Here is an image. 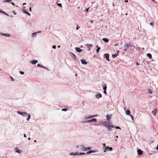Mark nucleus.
Instances as JSON below:
<instances>
[{
	"mask_svg": "<svg viewBox=\"0 0 158 158\" xmlns=\"http://www.w3.org/2000/svg\"><path fill=\"white\" fill-rule=\"evenodd\" d=\"M81 61L82 64L85 65L87 64V62L85 59H81Z\"/></svg>",
	"mask_w": 158,
	"mask_h": 158,
	"instance_id": "nucleus-13",
	"label": "nucleus"
},
{
	"mask_svg": "<svg viewBox=\"0 0 158 158\" xmlns=\"http://www.w3.org/2000/svg\"><path fill=\"white\" fill-rule=\"evenodd\" d=\"M150 25H151L152 26H153V25L154 24V23H153V22L150 23Z\"/></svg>",
	"mask_w": 158,
	"mask_h": 158,
	"instance_id": "nucleus-44",
	"label": "nucleus"
},
{
	"mask_svg": "<svg viewBox=\"0 0 158 158\" xmlns=\"http://www.w3.org/2000/svg\"><path fill=\"white\" fill-rule=\"evenodd\" d=\"M91 118L90 116H88V117H85V119H88Z\"/></svg>",
	"mask_w": 158,
	"mask_h": 158,
	"instance_id": "nucleus-36",
	"label": "nucleus"
},
{
	"mask_svg": "<svg viewBox=\"0 0 158 158\" xmlns=\"http://www.w3.org/2000/svg\"><path fill=\"white\" fill-rule=\"evenodd\" d=\"M102 40L105 43H107L109 42V40L106 38H103L102 39Z\"/></svg>",
	"mask_w": 158,
	"mask_h": 158,
	"instance_id": "nucleus-22",
	"label": "nucleus"
},
{
	"mask_svg": "<svg viewBox=\"0 0 158 158\" xmlns=\"http://www.w3.org/2000/svg\"><path fill=\"white\" fill-rule=\"evenodd\" d=\"M101 123L104 125L106 127V126L108 125L109 124H112L111 123H110L109 122L104 121L101 122Z\"/></svg>",
	"mask_w": 158,
	"mask_h": 158,
	"instance_id": "nucleus-6",
	"label": "nucleus"
},
{
	"mask_svg": "<svg viewBox=\"0 0 158 158\" xmlns=\"http://www.w3.org/2000/svg\"><path fill=\"white\" fill-rule=\"evenodd\" d=\"M23 136H24V137L25 138L26 137V135L25 134H24Z\"/></svg>",
	"mask_w": 158,
	"mask_h": 158,
	"instance_id": "nucleus-56",
	"label": "nucleus"
},
{
	"mask_svg": "<svg viewBox=\"0 0 158 158\" xmlns=\"http://www.w3.org/2000/svg\"><path fill=\"white\" fill-rule=\"evenodd\" d=\"M38 62V61L37 60H33L30 61V63L33 64H35Z\"/></svg>",
	"mask_w": 158,
	"mask_h": 158,
	"instance_id": "nucleus-10",
	"label": "nucleus"
},
{
	"mask_svg": "<svg viewBox=\"0 0 158 158\" xmlns=\"http://www.w3.org/2000/svg\"><path fill=\"white\" fill-rule=\"evenodd\" d=\"M68 110L67 109V108H63V109H61V110L63 111H67Z\"/></svg>",
	"mask_w": 158,
	"mask_h": 158,
	"instance_id": "nucleus-35",
	"label": "nucleus"
},
{
	"mask_svg": "<svg viewBox=\"0 0 158 158\" xmlns=\"http://www.w3.org/2000/svg\"><path fill=\"white\" fill-rule=\"evenodd\" d=\"M136 65L137 66H138L139 65V64L137 62H136Z\"/></svg>",
	"mask_w": 158,
	"mask_h": 158,
	"instance_id": "nucleus-49",
	"label": "nucleus"
},
{
	"mask_svg": "<svg viewBox=\"0 0 158 158\" xmlns=\"http://www.w3.org/2000/svg\"><path fill=\"white\" fill-rule=\"evenodd\" d=\"M118 55V54H113L112 55V57L113 58H115Z\"/></svg>",
	"mask_w": 158,
	"mask_h": 158,
	"instance_id": "nucleus-27",
	"label": "nucleus"
},
{
	"mask_svg": "<svg viewBox=\"0 0 158 158\" xmlns=\"http://www.w3.org/2000/svg\"><path fill=\"white\" fill-rule=\"evenodd\" d=\"M103 93L105 94H106V90H104Z\"/></svg>",
	"mask_w": 158,
	"mask_h": 158,
	"instance_id": "nucleus-48",
	"label": "nucleus"
},
{
	"mask_svg": "<svg viewBox=\"0 0 158 158\" xmlns=\"http://www.w3.org/2000/svg\"><path fill=\"white\" fill-rule=\"evenodd\" d=\"M88 47V50L89 51H90V47Z\"/></svg>",
	"mask_w": 158,
	"mask_h": 158,
	"instance_id": "nucleus-53",
	"label": "nucleus"
},
{
	"mask_svg": "<svg viewBox=\"0 0 158 158\" xmlns=\"http://www.w3.org/2000/svg\"><path fill=\"white\" fill-rule=\"evenodd\" d=\"M157 112V110L155 109L152 111V113L154 116H156Z\"/></svg>",
	"mask_w": 158,
	"mask_h": 158,
	"instance_id": "nucleus-18",
	"label": "nucleus"
},
{
	"mask_svg": "<svg viewBox=\"0 0 158 158\" xmlns=\"http://www.w3.org/2000/svg\"><path fill=\"white\" fill-rule=\"evenodd\" d=\"M11 3H12V5H14V3L13 2H11Z\"/></svg>",
	"mask_w": 158,
	"mask_h": 158,
	"instance_id": "nucleus-63",
	"label": "nucleus"
},
{
	"mask_svg": "<svg viewBox=\"0 0 158 158\" xmlns=\"http://www.w3.org/2000/svg\"><path fill=\"white\" fill-rule=\"evenodd\" d=\"M89 8H86V9H85V12H86V13H87V12L88 11V10H89Z\"/></svg>",
	"mask_w": 158,
	"mask_h": 158,
	"instance_id": "nucleus-40",
	"label": "nucleus"
},
{
	"mask_svg": "<svg viewBox=\"0 0 158 158\" xmlns=\"http://www.w3.org/2000/svg\"><path fill=\"white\" fill-rule=\"evenodd\" d=\"M92 147H88L87 148H85V149H86V151L87 150H89L90 149H92Z\"/></svg>",
	"mask_w": 158,
	"mask_h": 158,
	"instance_id": "nucleus-32",
	"label": "nucleus"
},
{
	"mask_svg": "<svg viewBox=\"0 0 158 158\" xmlns=\"http://www.w3.org/2000/svg\"><path fill=\"white\" fill-rule=\"evenodd\" d=\"M0 13H2L3 14H4L5 15H7V16H9V15H8V14H7L5 12H4V11L2 10H0Z\"/></svg>",
	"mask_w": 158,
	"mask_h": 158,
	"instance_id": "nucleus-24",
	"label": "nucleus"
},
{
	"mask_svg": "<svg viewBox=\"0 0 158 158\" xmlns=\"http://www.w3.org/2000/svg\"><path fill=\"white\" fill-rule=\"evenodd\" d=\"M156 150H158V144H157V147L156 148Z\"/></svg>",
	"mask_w": 158,
	"mask_h": 158,
	"instance_id": "nucleus-52",
	"label": "nucleus"
},
{
	"mask_svg": "<svg viewBox=\"0 0 158 158\" xmlns=\"http://www.w3.org/2000/svg\"><path fill=\"white\" fill-rule=\"evenodd\" d=\"M93 46V45L92 44H88L87 45V47H92Z\"/></svg>",
	"mask_w": 158,
	"mask_h": 158,
	"instance_id": "nucleus-39",
	"label": "nucleus"
},
{
	"mask_svg": "<svg viewBox=\"0 0 158 158\" xmlns=\"http://www.w3.org/2000/svg\"><path fill=\"white\" fill-rule=\"evenodd\" d=\"M0 34L2 35H4L9 37H10V35L8 33L6 34L4 33H1Z\"/></svg>",
	"mask_w": 158,
	"mask_h": 158,
	"instance_id": "nucleus-16",
	"label": "nucleus"
},
{
	"mask_svg": "<svg viewBox=\"0 0 158 158\" xmlns=\"http://www.w3.org/2000/svg\"><path fill=\"white\" fill-rule=\"evenodd\" d=\"M152 1H153L154 2H157L155 0H151Z\"/></svg>",
	"mask_w": 158,
	"mask_h": 158,
	"instance_id": "nucleus-58",
	"label": "nucleus"
},
{
	"mask_svg": "<svg viewBox=\"0 0 158 158\" xmlns=\"http://www.w3.org/2000/svg\"><path fill=\"white\" fill-rule=\"evenodd\" d=\"M69 155H70L75 156L76 155H78V153L77 152H71L70 153Z\"/></svg>",
	"mask_w": 158,
	"mask_h": 158,
	"instance_id": "nucleus-19",
	"label": "nucleus"
},
{
	"mask_svg": "<svg viewBox=\"0 0 158 158\" xmlns=\"http://www.w3.org/2000/svg\"><path fill=\"white\" fill-rule=\"evenodd\" d=\"M137 152L139 155H141L143 154V151L140 149H138Z\"/></svg>",
	"mask_w": 158,
	"mask_h": 158,
	"instance_id": "nucleus-15",
	"label": "nucleus"
},
{
	"mask_svg": "<svg viewBox=\"0 0 158 158\" xmlns=\"http://www.w3.org/2000/svg\"><path fill=\"white\" fill-rule=\"evenodd\" d=\"M131 112L129 110H127L126 111V114L127 115H130V114Z\"/></svg>",
	"mask_w": 158,
	"mask_h": 158,
	"instance_id": "nucleus-21",
	"label": "nucleus"
},
{
	"mask_svg": "<svg viewBox=\"0 0 158 158\" xmlns=\"http://www.w3.org/2000/svg\"><path fill=\"white\" fill-rule=\"evenodd\" d=\"M29 5L31 7V6H33V4L32 3H30L29 4Z\"/></svg>",
	"mask_w": 158,
	"mask_h": 158,
	"instance_id": "nucleus-45",
	"label": "nucleus"
},
{
	"mask_svg": "<svg viewBox=\"0 0 158 158\" xmlns=\"http://www.w3.org/2000/svg\"><path fill=\"white\" fill-rule=\"evenodd\" d=\"M57 5L58 6L61 7H62V4L60 3H57Z\"/></svg>",
	"mask_w": 158,
	"mask_h": 158,
	"instance_id": "nucleus-31",
	"label": "nucleus"
},
{
	"mask_svg": "<svg viewBox=\"0 0 158 158\" xmlns=\"http://www.w3.org/2000/svg\"><path fill=\"white\" fill-rule=\"evenodd\" d=\"M26 4V3H24L23 4V5H25Z\"/></svg>",
	"mask_w": 158,
	"mask_h": 158,
	"instance_id": "nucleus-62",
	"label": "nucleus"
},
{
	"mask_svg": "<svg viewBox=\"0 0 158 158\" xmlns=\"http://www.w3.org/2000/svg\"><path fill=\"white\" fill-rule=\"evenodd\" d=\"M148 93H149L150 94H152L153 93V92L152 91V90L150 89H148Z\"/></svg>",
	"mask_w": 158,
	"mask_h": 158,
	"instance_id": "nucleus-29",
	"label": "nucleus"
},
{
	"mask_svg": "<svg viewBox=\"0 0 158 158\" xmlns=\"http://www.w3.org/2000/svg\"><path fill=\"white\" fill-rule=\"evenodd\" d=\"M91 116V118H92L94 117V115H91V116Z\"/></svg>",
	"mask_w": 158,
	"mask_h": 158,
	"instance_id": "nucleus-61",
	"label": "nucleus"
},
{
	"mask_svg": "<svg viewBox=\"0 0 158 158\" xmlns=\"http://www.w3.org/2000/svg\"><path fill=\"white\" fill-rule=\"evenodd\" d=\"M12 0H3V2H10Z\"/></svg>",
	"mask_w": 158,
	"mask_h": 158,
	"instance_id": "nucleus-26",
	"label": "nucleus"
},
{
	"mask_svg": "<svg viewBox=\"0 0 158 158\" xmlns=\"http://www.w3.org/2000/svg\"><path fill=\"white\" fill-rule=\"evenodd\" d=\"M43 68L44 69H46L47 70H48V71L49 70V69H48L47 68H46V67H45L44 66Z\"/></svg>",
	"mask_w": 158,
	"mask_h": 158,
	"instance_id": "nucleus-42",
	"label": "nucleus"
},
{
	"mask_svg": "<svg viewBox=\"0 0 158 158\" xmlns=\"http://www.w3.org/2000/svg\"><path fill=\"white\" fill-rule=\"evenodd\" d=\"M23 12L26 14H27L28 15H30L31 14L27 11H26L25 9L23 10Z\"/></svg>",
	"mask_w": 158,
	"mask_h": 158,
	"instance_id": "nucleus-20",
	"label": "nucleus"
},
{
	"mask_svg": "<svg viewBox=\"0 0 158 158\" xmlns=\"http://www.w3.org/2000/svg\"><path fill=\"white\" fill-rule=\"evenodd\" d=\"M17 112L18 114L21 115L23 117H27V121H29L31 118V114H28L26 112H22L19 110L17 111Z\"/></svg>",
	"mask_w": 158,
	"mask_h": 158,
	"instance_id": "nucleus-1",
	"label": "nucleus"
},
{
	"mask_svg": "<svg viewBox=\"0 0 158 158\" xmlns=\"http://www.w3.org/2000/svg\"><path fill=\"white\" fill-rule=\"evenodd\" d=\"M37 33H33L32 34V36L33 37L34 36H36Z\"/></svg>",
	"mask_w": 158,
	"mask_h": 158,
	"instance_id": "nucleus-33",
	"label": "nucleus"
},
{
	"mask_svg": "<svg viewBox=\"0 0 158 158\" xmlns=\"http://www.w3.org/2000/svg\"><path fill=\"white\" fill-rule=\"evenodd\" d=\"M19 73H20V74L21 75H23L24 74V72H23V71H20L19 72Z\"/></svg>",
	"mask_w": 158,
	"mask_h": 158,
	"instance_id": "nucleus-41",
	"label": "nucleus"
},
{
	"mask_svg": "<svg viewBox=\"0 0 158 158\" xmlns=\"http://www.w3.org/2000/svg\"><path fill=\"white\" fill-rule=\"evenodd\" d=\"M79 27H76V29L77 30H78Z\"/></svg>",
	"mask_w": 158,
	"mask_h": 158,
	"instance_id": "nucleus-51",
	"label": "nucleus"
},
{
	"mask_svg": "<svg viewBox=\"0 0 158 158\" xmlns=\"http://www.w3.org/2000/svg\"><path fill=\"white\" fill-rule=\"evenodd\" d=\"M130 116L131 117V118L132 119V120L133 121L134 120V118H133V116L132 115H130Z\"/></svg>",
	"mask_w": 158,
	"mask_h": 158,
	"instance_id": "nucleus-43",
	"label": "nucleus"
},
{
	"mask_svg": "<svg viewBox=\"0 0 158 158\" xmlns=\"http://www.w3.org/2000/svg\"><path fill=\"white\" fill-rule=\"evenodd\" d=\"M41 32V31H39L37 32L36 33H37V34L38 33H40Z\"/></svg>",
	"mask_w": 158,
	"mask_h": 158,
	"instance_id": "nucleus-59",
	"label": "nucleus"
},
{
	"mask_svg": "<svg viewBox=\"0 0 158 158\" xmlns=\"http://www.w3.org/2000/svg\"><path fill=\"white\" fill-rule=\"evenodd\" d=\"M95 97L97 98H100L102 97V95L100 93H99L95 95Z\"/></svg>",
	"mask_w": 158,
	"mask_h": 158,
	"instance_id": "nucleus-14",
	"label": "nucleus"
},
{
	"mask_svg": "<svg viewBox=\"0 0 158 158\" xmlns=\"http://www.w3.org/2000/svg\"><path fill=\"white\" fill-rule=\"evenodd\" d=\"M98 152V151L97 150H89V151L87 152L86 153V155H88L89 154H90V153H94V152Z\"/></svg>",
	"mask_w": 158,
	"mask_h": 158,
	"instance_id": "nucleus-7",
	"label": "nucleus"
},
{
	"mask_svg": "<svg viewBox=\"0 0 158 158\" xmlns=\"http://www.w3.org/2000/svg\"><path fill=\"white\" fill-rule=\"evenodd\" d=\"M85 154H86V153L83 152V153H78V155H85Z\"/></svg>",
	"mask_w": 158,
	"mask_h": 158,
	"instance_id": "nucleus-37",
	"label": "nucleus"
},
{
	"mask_svg": "<svg viewBox=\"0 0 158 158\" xmlns=\"http://www.w3.org/2000/svg\"><path fill=\"white\" fill-rule=\"evenodd\" d=\"M105 150L106 151H111L113 150V148L112 147L106 146L105 148Z\"/></svg>",
	"mask_w": 158,
	"mask_h": 158,
	"instance_id": "nucleus-11",
	"label": "nucleus"
},
{
	"mask_svg": "<svg viewBox=\"0 0 158 158\" xmlns=\"http://www.w3.org/2000/svg\"><path fill=\"white\" fill-rule=\"evenodd\" d=\"M105 86L103 87V89L104 90H106L107 89L106 85V84H105Z\"/></svg>",
	"mask_w": 158,
	"mask_h": 158,
	"instance_id": "nucleus-30",
	"label": "nucleus"
},
{
	"mask_svg": "<svg viewBox=\"0 0 158 158\" xmlns=\"http://www.w3.org/2000/svg\"><path fill=\"white\" fill-rule=\"evenodd\" d=\"M147 56L148 57L149 59H151L152 58V55L150 53H148L147 54Z\"/></svg>",
	"mask_w": 158,
	"mask_h": 158,
	"instance_id": "nucleus-23",
	"label": "nucleus"
},
{
	"mask_svg": "<svg viewBox=\"0 0 158 158\" xmlns=\"http://www.w3.org/2000/svg\"><path fill=\"white\" fill-rule=\"evenodd\" d=\"M112 116V114L110 115H107L106 116V117L107 118V119L108 121H110V119L111 118Z\"/></svg>",
	"mask_w": 158,
	"mask_h": 158,
	"instance_id": "nucleus-17",
	"label": "nucleus"
},
{
	"mask_svg": "<svg viewBox=\"0 0 158 158\" xmlns=\"http://www.w3.org/2000/svg\"><path fill=\"white\" fill-rule=\"evenodd\" d=\"M10 78H11V80L12 81H15V79H14V78L12 77L11 76H10Z\"/></svg>",
	"mask_w": 158,
	"mask_h": 158,
	"instance_id": "nucleus-38",
	"label": "nucleus"
},
{
	"mask_svg": "<svg viewBox=\"0 0 158 158\" xmlns=\"http://www.w3.org/2000/svg\"><path fill=\"white\" fill-rule=\"evenodd\" d=\"M96 47L97 48V49H96V52L97 53L99 51L100 48L99 47H98V46H96Z\"/></svg>",
	"mask_w": 158,
	"mask_h": 158,
	"instance_id": "nucleus-28",
	"label": "nucleus"
},
{
	"mask_svg": "<svg viewBox=\"0 0 158 158\" xmlns=\"http://www.w3.org/2000/svg\"><path fill=\"white\" fill-rule=\"evenodd\" d=\"M125 2H128V0H125Z\"/></svg>",
	"mask_w": 158,
	"mask_h": 158,
	"instance_id": "nucleus-64",
	"label": "nucleus"
},
{
	"mask_svg": "<svg viewBox=\"0 0 158 158\" xmlns=\"http://www.w3.org/2000/svg\"><path fill=\"white\" fill-rule=\"evenodd\" d=\"M31 7H30V8H29V10L30 11H31Z\"/></svg>",
	"mask_w": 158,
	"mask_h": 158,
	"instance_id": "nucleus-57",
	"label": "nucleus"
},
{
	"mask_svg": "<svg viewBox=\"0 0 158 158\" xmlns=\"http://www.w3.org/2000/svg\"><path fill=\"white\" fill-rule=\"evenodd\" d=\"M52 48L53 49H55L56 48V46L55 45H53L52 46Z\"/></svg>",
	"mask_w": 158,
	"mask_h": 158,
	"instance_id": "nucleus-46",
	"label": "nucleus"
},
{
	"mask_svg": "<svg viewBox=\"0 0 158 158\" xmlns=\"http://www.w3.org/2000/svg\"><path fill=\"white\" fill-rule=\"evenodd\" d=\"M25 8H26V7L25 6H23L22 7L23 10H24Z\"/></svg>",
	"mask_w": 158,
	"mask_h": 158,
	"instance_id": "nucleus-55",
	"label": "nucleus"
},
{
	"mask_svg": "<svg viewBox=\"0 0 158 158\" xmlns=\"http://www.w3.org/2000/svg\"><path fill=\"white\" fill-rule=\"evenodd\" d=\"M118 44H115L114 45V46H117L118 45Z\"/></svg>",
	"mask_w": 158,
	"mask_h": 158,
	"instance_id": "nucleus-60",
	"label": "nucleus"
},
{
	"mask_svg": "<svg viewBox=\"0 0 158 158\" xmlns=\"http://www.w3.org/2000/svg\"><path fill=\"white\" fill-rule=\"evenodd\" d=\"M93 21L92 20H91L90 21V22L91 23H93Z\"/></svg>",
	"mask_w": 158,
	"mask_h": 158,
	"instance_id": "nucleus-54",
	"label": "nucleus"
},
{
	"mask_svg": "<svg viewBox=\"0 0 158 158\" xmlns=\"http://www.w3.org/2000/svg\"><path fill=\"white\" fill-rule=\"evenodd\" d=\"M70 56L72 57L74 60H76L77 58L76 56L73 53L70 52L69 53Z\"/></svg>",
	"mask_w": 158,
	"mask_h": 158,
	"instance_id": "nucleus-5",
	"label": "nucleus"
},
{
	"mask_svg": "<svg viewBox=\"0 0 158 158\" xmlns=\"http://www.w3.org/2000/svg\"><path fill=\"white\" fill-rule=\"evenodd\" d=\"M16 148L18 149V150H15L16 152H18V153H20V151H21V150H19L18 148Z\"/></svg>",
	"mask_w": 158,
	"mask_h": 158,
	"instance_id": "nucleus-34",
	"label": "nucleus"
},
{
	"mask_svg": "<svg viewBox=\"0 0 158 158\" xmlns=\"http://www.w3.org/2000/svg\"><path fill=\"white\" fill-rule=\"evenodd\" d=\"M104 56L105 57L106 59L108 61H110L109 60V55L108 53H105L104 54Z\"/></svg>",
	"mask_w": 158,
	"mask_h": 158,
	"instance_id": "nucleus-8",
	"label": "nucleus"
},
{
	"mask_svg": "<svg viewBox=\"0 0 158 158\" xmlns=\"http://www.w3.org/2000/svg\"><path fill=\"white\" fill-rule=\"evenodd\" d=\"M82 123H88V122H87V121H82Z\"/></svg>",
	"mask_w": 158,
	"mask_h": 158,
	"instance_id": "nucleus-47",
	"label": "nucleus"
},
{
	"mask_svg": "<svg viewBox=\"0 0 158 158\" xmlns=\"http://www.w3.org/2000/svg\"><path fill=\"white\" fill-rule=\"evenodd\" d=\"M97 121V119L96 118H93L87 121L88 123H91L92 122H96Z\"/></svg>",
	"mask_w": 158,
	"mask_h": 158,
	"instance_id": "nucleus-9",
	"label": "nucleus"
},
{
	"mask_svg": "<svg viewBox=\"0 0 158 158\" xmlns=\"http://www.w3.org/2000/svg\"><path fill=\"white\" fill-rule=\"evenodd\" d=\"M76 148L81 151H86L85 147H84L83 145L77 146Z\"/></svg>",
	"mask_w": 158,
	"mask_h": 158,
	"instance_id": "nucleus-3",
	"label": "nucleus"
},
{
	"mask_svg": "<svg viewBox=\"0 0 158 158\" xmlns=\"http://www.w3.org/2000/svg\"><path fill=\"white\" fill-rule=\"evenodd\" d=\"M110 124H109L108 125L106 126V127H107V131L108 132H110V131H111L112 130V128L115 127L116 129H121L119 127H117L113 125H112V124H111V125H110Z\"/></svg>",
	"mask_w": 158,
	"mask_h": 158,
	"instance_id": "nucleus-2",
	"label": "nucleus"
},
{
	"mask_svg": "<svg viewBox=\"0 0 158 158\" xmlns=\"http://www.w3.org/2000/svg\"><path fill=\"white\" fill-rule=\"evenodd\" d=\"M75 50L76 52H82V50L79 48L78 47H76Z\"/></svg>",
	"mask_w": 158,
	"mask_h": 158,
	"instance_id": "nucleus-12",
	"label": "nucleus"
},
{
	"mask_svg": "<svg viewBox=\"0 0 158 158\" xmlns=\"http://www.w3.org/2000/svg\"><path fill=\"white\" fill-rule=\"evenodd\" d=\"M94 115V117H96L98 116V114H95V115Z\"/></svg>",
	"mask_w": 158,
	"mask_h": 158,
	"instance_id": "nucleus-50",
	"label": "nucleus"
},
{
	"mask_svg": "<svg viewBox=\"0 0 158 158\" xmlns=\"http://www.w3.org/2000/svg\"><path fill=\"white\" fill-rule=\"evenodd\" d=\"M37 66L38 67H40L41 68H43L44 66L40 64H38L37 65Z\"/></svg>",
	"mask_w": 158,
	"mask_h": 158,
	"instance_id": "nucleus-25",
	"label": "nucleus"
},
{
	"mask_svg": "<svg viewBox=\"0 0 158 158\" xmlns=\"http://www.w3.org/2000/svg\"><path fill=\"white\" fill-rule=\"evenodd\" d=\"M129 47H131V44H127L123 46V50L127 52V50L129 49Z\"/></svg>",
	"mask_w": 158,
	"mask_h": 158,
	"instance_id": "nucleus-4",
	"label": "nucleus"
}]
</instances>
